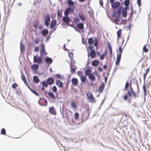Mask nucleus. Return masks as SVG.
Segmentation results:
<instances>
[{
  "label": "nucleus",
  "mask_w": 151,
  "mask_h": 151,
  "mask_svg": "<svg viewBox=\"0 0 151 151\" xmlns=\"http://www.w3.org/2000/svg\"><path fill=\"white\" fill-rule=\"evenodd\" d=\"M77 27L80 29H82L84 27L83 24L82 23H79L77 24Z\"/></svg>",
  "instance_id": "nucleus-23"
},
{
  "label": "nucleus",
  "mask_w": 151,
  "mask_h": 151,
  "mask_svg": "<svg viewBox=\"0 0 151 151\" xmlns=\"http://www.w3.org/2000/svg\"><path fill=\"white\" fill-rule=\"evenodd\" d=\"M41 48L40 51V54L41 56H44L47 54L46 53V51L45 50V45L42 43L41 45Z\"/></svg>",
  "instance_id": "nucleus-8"
},
{
  "label": "nucleus",
  "mask_w": 151,
  "mask_h": 151,
  "mask_svg": "<svg viewBox=\"0 0 151 151\" xmlns=\"http://www.w3.org/2000/svg\"><path fill=\"white\" fill-rule=\"evenodd\" d=\"M34 51L36 52H38L39 51V48L38 47H36L34 49Z\"/></svg>",
  "instance_id": "nucleus-58"
},
{
  "label": "nucleus",
  "mask_w": 151,
  "mask_h": 151,
  "mask_svg": "<svg viewBox=\"0 0 151 151\" xmlns=\"http://www.w3.org/2000/svg\"><path fill=\"white\" fill-rule=\"evenodd\" d=\"M74 9V8L73 7H68L64 12L65 16H68L70 12L73 13V12Z\"/></svg>",
  "instance_id": "nucleus-4"
},
{
  "label": "nucleus",
  "mask_w": 151,
  "mask_h": 151,
  "mask_svg": "<svg viewBox=\"0 0 151 151\" xmlns=\"http://www.w3.org/2000/svg\"><path fill=\"white\" fill-rule=\"evenodd\" d=\"M40 41V39L39 37L36 38L34 39V42L35 44H37L39 43Z\"/></svg>",
  "instance_id": "nucleus-47"
},
{
  "label": "nucleus",
  "mask_w": 151,
  "mask_h": 151,
  "mask_svg": "<svg viewBox=\"0 0 151 151\" xmlns=\"http://www.w3.org/2000/svg\"><path fill=\"white\" fill-rule=\"evenodd\" d=\"M62 19L63 22L67 24L69 23L70 22V20L68 17V16H65V17H63Z\"/></svg>",
  "instance_id": "nucleus-16"
},
{
  "label": "nucleus",
  "mask_w": 151,
  "mask_h": 151,
  "mask_svg": "<svg viewBox=\"0 0 151 151\" xmlns=\"http://www.w3.org/2000/svg\"><path fill=\"white\" fill-rule=\"evenodd\" d=\"M89 78L92 81H94L96 80V78L93 73H91L88 76Z\"/></svg>",
  "instance_id": "nucleus-19"
},
{
  "label": "nucleus",
  "mask_w": 151,
  "mask_h": 151,
  "mask_svg": "<svg viewBox=\"0 0 151 151\" xmlns=\"http://www.w3.org/2000/svg\"><path fill=\"white\" fill-rule=\"evenodd\" d=\"M129 84L128 82H127L125 86L124 90L126 91L127 90L129 87Z\"/></svg>",
  "instance_id": "nucleus-46"
},
{
  "label": "nucleus",
  "mask_w": 151,
  "mask_h": 151,
  "mask_svg": "<svg viewBox=\"0 0 151 151\" xmlns=\"http://www.w3.org/2000/svg\"><path fill=\"white\" fill-rule=\"evenodd\" d=\"M18 86L17 84L16 83H14L12 85V87L13 88H15Z\"/></svg>",
  "instance_id": "nucleus-56"
},
{
  "label": "nucleus",
  "mask_w": 151,
  "mask_h": 151,
  "mask_svg": "<svg viewBox=\"0 0 151 151\" xmlns=\"http://www.w3.org/2000/svg\"><path fill=\"white\" fill-rule=\"evenodd\" d=\"M98 70L100 72H102L103 71V69L101 67H99L98 68Z\"/></svg>",
  "instance_id": "nucleus-62"
},
{
  "label": "nucleus",
  "mask_w": 151,
  "mask_h": 151,
  "mask_svg": "<svg viewBox=\"0 0 151 151\" xmlns=\"http://www.w3.org/2000/svg\"><path fill=\"white\" fill-rule=\"evenodd\" d=\"M110 2L111 3V4H113V3L115 2V0H110Z\"/></svg>",
  "instance_id": "nucleus-64"
},
{
  "label": "nucleus",
  "mask_w": 151,
  "mask_h": 151,
  "mask_svg": "<svg viewBox=\"0 0 151 151\" xmlns=\"http://www.w3.org/2000/svg\"><path fill=\"white\" fill-rule=\"evenodd\" d=\"M42 62V60L41 57H39L38 55L34 56V63L40 64Z\"/></svg>",
  "instance_id": "nucleus-6"
},
{
  "label": "nucleus",
  "mask_w": 151,
  "mask_h": 151,
  "mask_svg": "<svg viewBox=\"0 0 151 151\" xmlns=\"http://www.w3.org/2000/svg\"><path fill=\"white\" fill-rule=\"evenodd\" d=\"M41 33L42 35L44 36H46L48 33V31L46 29H45L41 31Z\"/></svg>",
  "instance_id": "nucleus-22"
},
{
  "label": "nucleus",
  "mask_w": 151,
  "mask_h": 151,
  "mask_svg": "<svg viewBox=\"0 0 151 151\" xmlns=\"http://www.w3.org/2000/svg\"><path fill=\"white\" fill-rule=\"evenodd\" d=\"M20 48L21 52H23L25 50V47L23 43H20Z\"/></svg>",
  "instance_id": "nucleus-25"
},
{
  "label": "nucleus",
  "mask_w": 151,
  "mask_h": 151,
  "mask_svg": "<svg viewBox=\"0 0 151 151\" xmlns=\"http://www.w3.org/2000/svg\"><path fill=\"white\" fill-rule=\"evenodd\" d=\"M94 46H96V48L98 47V42L97 38L95 37L94 39Z\"/></svg>",
  "instance_id": "nucleus-29"
},
{
  "label": "nucleus",
  "mask_w": 151,
  "mask_h": 151,
  "mask_svg": "<svg viewBox=\"0 0 151 151\" xmlns=\"http://www.w3.org/2000/svg\"><path fill=\"white\" fill-rule=\"evenodd\" d=\"M106 54H107V50H106V49L105 50V51L104 52V53H103V54L102 55H100L99 56H100V59L101 60H103L104 58V56H106Z\"/></svg>",
  "instance_id": "nucleus-27"
},
{
  "label": "nucleus",
  "mask_w": 151,
  "mask_h": 151,
  "mask_svg": "<svg viewBox=\"0 0 151 151\" xmlns=\"http://www.w3.org/2000/svg\"><path fill=\"white\" fill-rule=\"evenodd\" d=\"M105 86V83L104 82L102 83L101 85L99 86L98 89V91L99 93H101L103 92Z\"/></svg>",
  "instance_id": "nucleus-12"
},
{
  "label": "nucleus",
  "mask_w": 151,
  "mask_h": 151,
  "mask_svg": "<svg viewBox=\"0 0 151 151\" xmlns=\"http://www.w3.org/2000/svg\"><path fill=\"white\" fill-rule=\"evenodd\" d=\"M33 80L34 82L36 83H37L39 82V80L38 77L36 76H34Z\"/></svg>",
  "instance_id": "nucleus-30"
},
{
  "label": "nucleus",
  "mask_w": 151,
  "mask_h": 151,
  "mask_svg": "<svg viewBox=\"0 0 151 151\" xmlns=\"http://www.w3.org/2000/svg\"><path fill=\"white\" fill-rule=\"evenodd\" d=\"M57 21L55 19L52 20L50 24V28L51 29H53L56 25L57 24Z\"/></svg>",
  "instance_id": "nucleus-14"
},
{
  "label": "nucleus",
  "mask_w": 151,
  "mask_h": 151,
  "mask_svg": "<svg viewBox=\"0 0 151 151\" xmlns=\"http://www.w3.org/2000/svg\"><path fill=\"white\" fill-rule=\"evenodd\" d=\"M129 4V0H126L124 2V5L126 7H129L128 6Z\"/></svg>",
  "instance_id": "nucleus-43"
},
{
  "label": "nucleus",
  "mask_w": 151,
  "mask_h": 151,
  "mask_svg": "<svg viewBox=\"0 0 151 151\" xmlns=\"http://www.w3.org/2000/svg\"><path fill=\"white\" fill-rule=\"evenodd\" d=\"M46 81L48 85H51L54 83V80L53 78H49L47 79Z\"/></svg>",
  "instance_id": "nucleus-13"
},
{
  "label": "nucleus",
  "mask_w": 151,
  "mask_h": 151,
  "mask_svg": "<svg viewBox=\"0 0 151 151\" xmlns=\"http://www.w3.org/2000/svg\"><path fill=\"white\" fill-rule=\"evenodd\" d=\"M79 21L78 18L75 17L74 19V21L75 23H77Z\"/></svg>",
  "instance_id": "nucleus-52"
},
{
  "label": "nucleus",
  "mask_w": 151,
  "mask_h": 151,
  "mask_svg": "<svg viewBox=\"0 0 151 151\" xmlns=\"http://www.w3.org/2000/svg\"><path fill=\"white\" fill-rule=\"evenodd\" d=\"M67 3L69 6H74V2L71 0H68Z\"/></svg>",
  "instance_id": "nucleus-36"
},
{
  "label": "nucleus",
  "mask_w": 151,
  "mask_h": 151,
  "mask_svg": "<svg viewBox=\"0 0 151 151\" xmlns=\"http://www.w3.org/2000/svg\"><path fill=\"white\" fill-rule=\"evenodd\" d=\"M32 70H37L38 69L39 65L35 64H33L32 66Z\"/></svg>",
  "instance_id": "nucleus-26"
},
{
  "label": "nucleus",
  "mask_w": 151,
  "mask_h": 151,
  "mask_svg": "<svg viewBox=\"0 0 151 151\" xmlns=\"http://www.w3.org/2000/svg\"><path fill=\"white\" fill-rule=\"evenodd\" d=\"M143 91L144 93V94L145 96L146 95V92L147 91L145 88V85H144L143 86Z\"/></svg>",
  "instance_id": "nucleus-53"
},
{
  "label": "nucleus",
  "mask_w": 151,
  "mask_h": 151,
  "mask_svg": "<svg viewBox=\"0 0 151 151\" xmlns=\"http://www.w3.org/2000/svg\"><path fill=\"white\" fill-rule=\"evenodd\" d=\"M38 25V22L37 20H35V21L33 23V26L36 28L37 27Z\"/></svg>",
  "instance_id": "nucleus-49"
},
{
  "label": "nucleus",
  "mask_w": 151,
  "mask_h": 151,
  "mask_svg": "<svg viewBox=\"0 0 151 151\" xmlns=\"http://www.w3.org/2000/svg\"><path fill=\"white\" fill-rule=\"evenodd\" d=\"M55 83L59 87L62 88L63 86V83L60 80H56L55 81Z\"/></svg>",
  "instance_id": "nucleus-15"
},
{
  "label": "nucleus",
  "mask_w": 151,
  "mask_h": 151,
  "mask_svg": "<svg viewBox=\"0 0 151 151\" xmlns=\"http://www.w3.org/2000/svg\"><path fill=\"white\" fill-rule=\"evenodd\" d=\"M1 134L3 135H6V130L5 129H2L1 131Z\"/></svg>",
  "instance_id": "nucleus-48"
},
{
  "label": "nucleus",
  "mask_w": 151,
  "mask_h": 151,
  "mask_svg": "<svg viewBox=\"0 0 151 151\" xmlns=\"http://www.w3.org/2000/svg\"><path fill=\"white\" fill-rule=\"evenodd\" d=\"M99 62L97 60H93L91 63V65L92 66L95 67L97 66L99 64Z\"/></svg>",
  "instance_id": "nucleus-17"
},
{
  "label": "nucleus",
  "mask_w": 151,
  "mask_h": 151,
  "mask_svg": "<svg viewBox=\"0 0 151 151\" xmlns=\"http://www.w3.org/2000/svg\"><path fill=\"white\" fill-rule=\"evenodd\" d=\"M123 97L124 100H127L128 98L127 95V94H125L124 96H122Z\"/></svg>",
  "instance_id": "nucleus-59"
},
{
  "label": "nucleus",
  "mask_w": 151,
  "mask_h": 151,
  "mask_svg": "<svg viewBox=\"0 0 151 151\" xmlns=\"http://www.w3.org/2000/svg\"><path fill=\"white\" fill-rule=\"evenodd\" d=\"M45 61L47 64H49L52 63V59L50 58L47 57L45 59Z\"/></svg>",
  "instance_id": "nucleus-20"
},
{
  "label": "nucleus",
  "mask_w": 151,
  "mask_h": 151,
  "mask_svg": "<svg viewBox=\"0 0 151 151\" xmlns=\"http://www.w3.org/2000/svg\"><path fill=\"white\" fill-rule=\"evenodd\" d=\"M62 10H58V15L60 17H61L62 16Z\"/></svg>",
  "instance_id": "nucleus-40"
},
{
  "label": "nucleus",
  "mask_w": 151,
  "mask_h": 151,
  "mask_svg": "<svg viewBox=\"0 0 151 151\" xmlns=\"http://www.w3.org/2000/svg\"><path fill=\"white\" fill-rule=\"evenodd\" d=\"M28 88L30 89V90L33 93H34L37 96H39L40 95L35 90H33L29 86H28Z\"/></svg>",
  "instance_id": "nucleus-31"
},
{
  "label": "nucleus",
  "mask_w": 151,
  "mask_h": 151,
  "mask_svg": "<svg viewBox=\"0 0 151 151\" xmlns=\"http://www.w3.org/2000/svg\"><path fill=\"white\" fill-rule=\"evenodd\" d=\"M79 114L77 112H76L74 115V119L75 120H78L79 118Z\"/></svg>",
  "instance_id": "nucleus-44"
},
{
  "label": "nucleus",
  "mask_w": 151,
  "mask_h": 151,
  "mask_svg": "<svg viewBox=\"0 0 151 151\" xmlns=\"http://www.w3.org/2000/svg\"><path fill=\"white\" fill-rule=\"evenodd\" d=\"M77 74L80 77H81V76H82V72L80 71H78L77 72Z\"/></svg>",
  "instance_id": "nucleus-54"
},
{
  "label": "nucleus",
  "mask_w": 151,
  "mask_h": 151,
  "mask_svg": "<svg viewBox=\"0 0 151 151\" xmlns=\"http://www.w3.org/2000/svg\"><path fill=\"white\" fill-rule=\"evenodd\" d=\"M137 3L138 4L139 7H140L141 5V0H137Z\"/></svg>",
  "instance_id": "nucleus-57"
},
{
  "label": "nucleus",
  "mask_w": 151,
  "mask_h": 151,
  "mask_svg": "<svg viewBox=\"0 0 151 151\" xmlns=\"http://www.w3.org/2000/svg\"><path fill=\"white\" fill-rule=\"evenodd\" d=\"M49 112L53 115H56V111L53 106L50 107L49 109Z\"/></svg>",
  "instance_id": "nucleus-11"
},
{
  "label": "nucleus",
  "mask_w": 151,
  "mask_h": 151,
  "mask_svg": "<svg viewBox=\"0 0 151 151\" xmlns=\"http://www.w3.org/2000/svg\"><path fill=\"white\" fill-rule=\"evenodd\" d=\"M81 80V82L83 83H84L86 80V78L84 76H83L80 77Z\"/></svg>",
  "instance_id": "nucleus-39"
},
{
  "label": "nucleus",
  "mask_w": 151,
  "mask_h": 151,
  "mask_svg": "<svg viewBox=\"0 0 151 151\" xmlns=\"http://www.w3.org/2000/svg\"><path fill=\"white\" fill-rule=\"evenodd\" d=\"M132 93L134 97L135 98H136V94L134 92V91H132Z\"/></svg>",
  "instance_id": "nucleus-63"
},
{
  "label": "nucleus",
  "mask_w": 151,
  "mask_h": 151,
  "mask_svg": "<svg viewBox=\"0 0 151 151\" xmlns=\"http://www.w3.org/2000/svg\"><path fill=\"white\" fill-rule=\"evenodd\" d=\"M48 95L50 97L53 99H55L56 98L54 94L52 92H49Z\"/></svg>",
  "instance_id": "nucleus-32"
},
{
  "label": "nucleus",
  "mask_w": 151,
  "mask_h": 151,
  "mask_svg": "<svg viewBox=\"0 0 151 151\" xmlns=\"http://www.w3.org/2000/svg\"><path fill=\"white\" fill-rule=\"evenodd\" d=\"M45 24L46 26H48L50 22V17L48 14H46L44 17Z\"/></svg>",
  "instance_id": "nucleus-7"
},
{
  "label": "nucleus",
  "mask_w": 151,
  "mask_h": 151,
  "mask_svg": "<svg viewBox=\"0 0 151 151\" xmlns=\"http://www.w3.org/2000/svg\"><path fill=\"white\" fill-rule=\"evenodd\" d=\"M143 51L145 52H147L148 51V50L146 48V45H144L143 48Z\"/></svg>",
  "instance_id": "nucleus-45"
},
{
  "label": "nucleus",
  "mask_w": 151,
  "mask_h": 151,
  "mask_svg": "<svg viewBox=\"0 0 151 151\" xmlns=\"http://www.w3.org/2000/svg\"><path fill=\"white\" fill-rule=\"evenodd\" d=\"M56 16V15L55 14H53L51 15V17L52 19L55 18Z\"/></svg>",
  "instance_id": "nucleus-61"
},
{
  "label": "nucleus",
  "mask_w": 151,
  "mask_h": 151,
  "mask_svg": "<svg viewBox=\"0 0 151 151\" xmlns=\"http://www.w3.org/2000/svg\"><path fill=\"white\" fill-rule=\"evenodd\" d=\"M93 47L89 46L88 47L89 50H90V51L89 53L88 52V56H89L92 59L94 58L96 56V52L95 51L93 50Z\"/></svg>",
  "instance_id": "nucleus-2"
},
{
  "label": "nucleus",
  "mask_w": 151,
  "mask_h": 151,
  "mask_svg": "<svg viewBox=\"0 0 151 151\" xmlns=\"http://www.w3.org/2000/svg\"><path fill=\"white\" fill-rule=\"evenodd\" d=\"M79 16L80 18L83 21H84L85 20V17L83 14H80Z\"/></svg>",
  "instance_id": "nucleus-42"
},
{
  "label": "nucleus",
  "mask_w": 151,
  "mask_h": 151,
  "mask_svg": "<svg viewBox=\"0 0 151 151\" xmlns=\"http://www.w3.org/2000/svg\"><path fill=\"white\" fill-rule=\"evenodd\" d=\"M107 45L108 47V49L110 52V54L111 56H112V49L110 45V44L109 42H108L107 43Z\"/></svg>",
  "instance_id": "nucleus-28"
},
{
  "label": "nucleus",
  "mask_w": 151,
  "mask_h": 151,
  "mask_svg": "<svg viewBox=\"0 0 151 151\" xmlns=\"http://www.w3.org/2000/svg\"><path fill=\"white\" fill-rule=\"evenodd\" d=\"M72 57H71L70 56V63L71 65H73V64L75 63V61L73 60V54H72Z\"/></svg>",
  "instance_id": "nucleus-37"
},
{
  "label": "nucleus",
  "mask_w": 151,
  "mask_h": 151,
  "mask_svg": "<svg viewBox=\"0 0 151 151\" xmlns=\"http://www.w3.org/2000/svg\"><path fill=\"white\" fill-rule=\"evenodd\" d=\"M127 94L129 96H132V93L131 92V91L130 90H128L127 91Z\"/></svg>",
  "instance_id": "nucleus-60"
},
{
  "label": "nucleus",
  "mask_w": 151,
  "mask_h": 151,
  "mask_svg": "<svg viewBox=\"0 0 151 151\" xmlns=\"http://www.w3.org/2000/svg\"><path fill=\"white\" fill-rule=\"evenodd\" d=\"M123 51V50L122 49V47H119V53L117 55V58L116 61V65H119V64L121 57V55Z\"/></svg>",
  "instance_id": "nucleus-3"
},
{
  "label": "nucleus",
  "mask_w": 151,
  "mask_h": 151,
  "mask_svg": "<svg viewBox=\"0 0 151 151\" xmlns=\"http://www.w3.org/2000/svg\"><path fill=\"white\" fill-rule=\"evenodd\" d=\"M71 106L74 109H76V103L73 102H72L70 103Z\"/></svg>",
  "instance_id": "nucleus-34"
},
{
  "label": "nucleus",
  "mask_w": 151,
  "mask_h": 151,
  "mask_svg": "<svg viewBox=\"0 0 151 151\" xmlns=\"http://www.w3.org/2000/svg\"><path fill=\"white\" fill-rule=\"evenodd\" d=\"M122 7L119 8L117 10H114L113 12V15L114 17L117 18L114 19L115 23L116 24H118V22L119 21V18L122 12Z\"/></svg>",
  "instance_id": "nucleus-1"
},
{
  "label": "nucleus",
  "mask_w": 151,
  "mask_h": 151,
  "mask_svg": "<svg viewBox=\"0 0 151 151\" xmlns=\"http://www.w3.org/2000/svg\"><path fill=\"white\" fill-rule=\"evenodd\" d=\"M120 3L118 1H116L115 2L112 4H111V6L112 8L114 9V10H116V9L118 8V9L121 6H120Z\"/></svg>",
  "instance_id": "nucleus-9"
},
{
  "label": "nucleus",
  "mask_w": 151,
  "mask_h": 151,
  "mask_svg": "<svg viewBox=\"0 0 151 151\" xmlns=\"http://www.w3.org/2000/svg\"><path fill=\"white\" fill-rule=\"evenodd\" d=\"M150 70V68H147L145 71V72L144 74V79L145 78L146 76L148 73L149 72Z\"/></svg>",
  "instance_id": "nucleus-33"
},
{
  "label": "nucleus",
  "mask_w": 151,
  "mask_h": 151,
  "mask_svg": "<svg viewBox=\"0 0 151 151\" xmlns=\"http://www.w3.org/2000/svg\"><path fill=\"white\" fill-rule=\"evenodd\" d=\"M70 68L71 73H73L75 72L76 69L77 68L75 65H70Z\"/></svg>",
  "instance_id": "nucleus-21"
},
{
  "label": "nucleus",
  "mask_w": 151,
  "mask_h": 151,
  "mask_svg": "<svg viewBox=\"0 0 151 151\" xmlns=\"http://www.w3.org/2000/svg\"><path fill=\"white\" fill-rule=\"evenodd\" d=\"M52 91L55 93H56L57 92V88L56 86H54L52 87Z\"/></svg>",
  "instance_id": "nucleus-51"
},
{
  "label": "nucleus",
  "mask_w": 151,
  "mask_h": 151,
  "mask_svg": "<svg viewBox=\"0 0 151 151\" xmlns=\"http://www.w3.org/2000/svg\"><path fill=\"white\" fill-rule=\"evenodd\" d=\"M86 94L88 98L90 100V102L94 103L96 102V100L95 99L94 97L91 93L88 92Z\"/></svg>",
  "instance_id": "nucleus-5"
},
{
  "label": "nucleus",
  "mask_w": 151,
  "mask_h": 151,
  "mask_svg": "<svg viewBox=\"0 0 151 151\" xmlns=\"http://www.w3.org/2000/svg\"><path fill=\"white\" fill-rule=\"evenodd\" d=\"M42 85L43 86H44L45 88L48 87V84L47 81H43L42 82Z\"/></svg>",
  "instance_id": "nucleus-38"
},
{
  "label": "nucleus",
  "mask_w": 151,
  "mask_h": 151,
  "mask_svg": "<svg viewBox=\"0 0 151 151\" xmlns=\"http://www.w3.org/2000/svg\"><path fill=\"white\" fill-rule=\"evenodd\" d=\"M71 81L73 85V86H76L78 83V81L77 78H73L72 79Z\"/></svg>",
  "instance_id": "nucleus-18"
},
{
  "label": "nucleus",
  "mask_w": 151,
  "mask_h": 151,
  "mask_svg": "<svg viewBox=\"0 0 151 151\" xmlns=\"http://www.w3.org/2000/svg\"><path fill=\"white\" fill-rule=\"evenodd\" d=\"M55 76L57 78L59 79H61L62 78L61 76L59 74H57L55 75Z\"/></svg>",
  "instance_id": "nucleus-50"
},
{
  "label": "nucleus",
  "mask_w": 151,
  "mask_h": 151,
  "mask_svg": "<svg viewBox=\"0 0 151 151\" xmlns=\"http://www.w3.org/2000/svg\"><path fill=\"white\" fill-rule=\"evenodd\" d=\"M93 38H90L88 39V44L91 45H92L93 43Z\"/></svg>",
  "instance_id": "nucleus-35"
},
{
  "label": "nucleus",
  "mask_w": 151,
  "mask_h": 151,
  "mask_svg": "<svg viewBox=\"0 0 151 151\" xmlns=\"http://www.w3.org/2000/svg\"><path fill=\"white\" fill-rule=\"evenodd\" d=\"M121 32L122 30L121 29L117 31V35L118 37V39H119L121 37Z\"/></svg>",
  "instance_id": "nucleus-41"
},
{
  "label": "nucleus",
  "mask_w": 151,
  "mask_h": 151,
  "mask_svg": "<svg viewBox=\"0 0 151 151\" xmlns=\"http://www.w3.org/2000/svg\"><path fill=\"white\" fill-rule=\"evenodd\" d=\"M21 78H22V80L24 81H26L27 80L26 79V78H25V76L24 75H22V77H21Z\"/></svg>",
  "instance_id": "nucleus-55"
},
{
  "label": "nucleus",
  "mask_w": 151,
  "mask_h": 151,
  "mask_svg": "<svg viewBox=\"0 0 151 151\" xmlns=\"http://www.w3.org/2000/svg\"><path fill=\"white\" fill-rule=\"evenodd\" d=\"M129 9V7H125L122 9V16L124 18H125L127 16V10Z\"/></svg>",
  "instance_id": "nucleus-10"
},
{
  "label": "nucleus",
  "mask_w": 151,
  "mask_h": 151,
  "mask_svg": "<svg viewBox=\"0 0 151 151\" xmlns=\"http://www.w3.org/2000/svg\"><path fill=\"white\" fill-rule=\"evenodd\" d=\"M91 69H87L85 72V74L86 76H88L91 74Z\"/></svg>",
  "instance_id": "nucleus-24"
}]
</instances>
